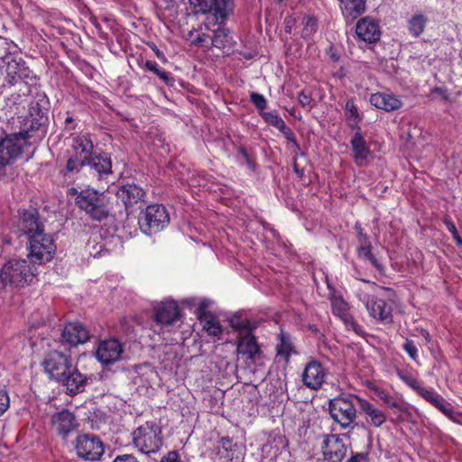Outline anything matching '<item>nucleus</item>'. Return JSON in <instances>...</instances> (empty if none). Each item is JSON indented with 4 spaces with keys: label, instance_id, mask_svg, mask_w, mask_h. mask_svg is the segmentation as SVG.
I'll return each instance as SVG.
<instances>
[{
    "label": "nucleus",
    "instance_id": "nucleus-1",
    "mask_svg": "<svg viewBox=\"0 0 462 462\" xmlns=\"http://www.w3.org/2000/svg\"><path fill=\"white\" fill-rule=\"evenodd\" d=\"M49 124L27 115L20 122L19 132L0 141V168L14 162L25 147L39 143L46 136Z\"/></svg>",
    "mask_w": 462,
    "mask_h": 462
},
{
    "label": "nucleus",
    "instance_id": "nucleus-2",
    "mask_svg": "<svg viewBox=\"0 0 462 462\" xmlns=\"http://www.w3.org/2000/svg\"><path fill=\"white\" fill-rule=\"evenodd\" d=\"M12 47L17 49V46L13 42V44H8V48L3 49L0 54V60L6 67L5 80L11 86L17 84L19 81L28 83L29 80L35 79V76L26 65L24 60L18 57V51H12Z\"/></svg>",
    "mask_w": 462,
    "mask_h": 462
},
{
    "label": "nucleus",
    "instance_id": "nucleus-3",
    "mask_svg": "<svg viewBox=\"0 0 462 462\" xmlns=\"http://www.w3.org/2000/svg\"><path fill=\"white\" fill-rule=\"evenodd\" d=\"M358 400L361 398L356 395H348L338 396L329 401V414L341 429L353 430L355 428Z\"/></svg>",
    "mask_w": 462,
    "mask_h": 462
},
{
    "label": "nucleus",
    "instance_id": "nucleus-4",
    "mask_svg": "<svg viewBox=\"0 0 462 462\" xmlns=\"http://www.w3.org/2000/svg\"><path fill=\"white\" fill-rule=\"evenodd\" d=\"M34 276V269L23 259H11L3 265L0 271V279L3 284L14 287L28 285Z\"/></svg>",
    "mask_w": 462,
    "mask_h": 462
},
{
    "label": "nucleus",
    "instance_id": "nucleus-5",
    "mask_svg": "<svg viewBox=\"0 0 462 462\" xmlns=\"http://www.w3.org/2000/svg\"><path fill=\"white\" fill-rule=\"evenodd\" d=\"M194 14H206L210 23L223 24L233 13L234 0H189Z\"/></svg>",
    "mask_w": 462,
    "mask_h": 462
},
{
    "label": "nucleus",
    "instance_id": "nucleus-6",
    "mask_svg": "<svg viewBox=\"0 0 462 462\" xmlns=\"http://www.w3.org/2000/svg\"><path fill=\"white\" fill-rule=\"evenodd\" d=\"M161 428L154 422H146L133 432L134 447L143 454L156 453L162 445Z\"/></svg>",
    "mask_w": 462,
    "mask_h": 462
},
{
    "label": "nucleus",
    "instance_id": "nucleus-7",
    "mask_svg": "<svg viewBox=\"0 0 462 462\" xmlns=\"http://www.w3.org/2000/svg\"><path fill=\"white\" fill-rule=\"evenodd\" d=\"M27 249L31 263L43 264L52 260L56 252V245L50 235L38 232L31 235L28 238Z\"/></svg>",
    "mask_w": 462,
    "mask_h": 462
},
{
    "label": "nucleus",
    "instance_id": "nucleus-8",
    "mask_svg": "<svg viewBox=\"0 0 462 462\" xmlns=\"http://www.w3.org/2000/svg\"><path fill=\"white\" fill-rule=\"evenodd\" d=\"M170 222V214L164 204H149L139 216L141 228L145 233H156L162 230Z\"/></svg>",
    "mask_w": 462,
    "mask_h": 462
},
{
    "label": "nucleus",
    "instance_id": "nucleus-9",
    "mask_svg": "<svg viewBox=\"0 0 462 462\" xmlns=\"http://www.w3.org/2000/svg\"><path fill=\"white\" fill-rule=\"evenodd\" d=\"M328 287L329 289L328 298L330 301L333 314L344 322L348 330H353L356 335L362 336L364 334V330L350 314L348 303L343 299L341 294L330 286L329 283H328Z\"/></svg>",
    "mask_w": 462,
    "mask_h": 462
},
{
    "label": "nucleus",
    "instance_id": "nucleus-10",
    "mask_svg": "<svg viewBox=\"0 0 462 462\" xmlns=\"http://www.w3.org/2000/svg\"><path fill=\"white\" fill-rule=\"evenodd\" d=\"M72 365L70 356L58 350L48 353L42 362L45 373L51 379L58 382L65 376Z\"/></svg>",
    "mask_w": 462,
    "mask_h": 462
},
{
    "label": "nucleus",
    "instance_id": "nucleus-11",
    "mask_svg": "<svg viewBox=\"0 0 462 462\" xmlns=\"http://www.w3.org/2000/svg\"><path fill=\"white\" fill-rule=\"evenodd\" d=\"M77 455L85 459L95 461L104 453L103 442L92 434H83L77 437L74 444Z\"/></svg>",
    "mask_w": 462,
    "mask_h": 462
},
{
    "label": "nucleus",
    "instance_id": "nucleus-12",
    "mask_svg": "<svg viewBox=\"0 0 462 462\" xmlns=\"http://www.w3.org/2000/svg\"><path fill=\"white\" fill-rule=\"evenodd\" d=\"M321 449L324 460L327 462H342L347 453V446L337 434L325 435Z\"/></svg>",
    "mask_w": 462,
    "mask_h": 462
},
{
    "label": "nucleus",
    "instance_id": "nucleus-13",
    "mask_svg": "<svg viewBox=\"0 0 462 462\" xmlns=\"http://www.w3.org/2000/svg\"><path fill=\"white\" fill-rule=\"evenodd\" d=\"M369 315L383 324L393 322L392 306L383 299L365 294L362 298Z\"/></svg>",
    "mask_w": 462,
    "mask_h": 462
},
{
    "label": "nucleus",
    "instance_id": "nucleus-14",
    "mask_svg": "<svg viewBox=\"0 0 462 462\" xmlns=\"http://www.w3.org/2000/svg\"><path fill=\"white\" fill-rule=\"evenodd\" d=\"M123 352V344L117 339L111 338L99 343L96 356L102 365H109L119 361Z\"/></svg>",
    "mask_w": 462,
    "mask_h": 462
},
{
    "label": "nucleus",
    "instance_id": "nucleus-15",
    "mask_svg": "<svg viewBox=\"0 0 462 462\" xmlns=\"http://www.w3.org/2000/svg\"><path fill=\"white\" fill-rule=\"evenodd\" d=\"M86 159V168L97 180L106 179L112 173V162L108 153H97L95 152L90 156H87Z\"/></svg>",
    "mask_w": 462,
    "mask_h": 462
},
{
    "label": "nucleus",
    "instance_id": "nucleus-16",
    "mask_svg": "<svg viewBox=\"0 0 462 462\" xmlns=\"http://www.w3.org/2000/svg\"><path fill=\"white\" fill-rule=\"evenodd\" d=\"M89 380H92V376L81 374L72 365L60 382L66 388L67 393L75 395L85 391Z\"/></svg>",
    "mask_w": 462,
    "mask_h": 462
},
{
    "label": "nucleus",
    "instance_id": "nucleus-17",
    "mask_svg": "<svg viewBox=\"0 0 462 462\" xmlns=\"http://www.w3.org/2000/svg\"><path fill=\"white\" fill-rule=\"evenodd\" d=\"M51 424L57 433L64 439L79 426L75 415L69 410L54 413L51 416Z\"/></svg>",
    "mask_w": 462,
    "mask_h": 462
},
{
    "label": "nucleus",
    "instance_id": "nucleus-18",
    "mask_svg": "<svg viewBox=\"0 0 462 462\" xmlns=\"http://www.w3.org/2000/svg\"><path fill=\"white\" fill-rule=\"evenodd\" d=\"M326 372L320 363L311 361L307 364L302 374V382L308 388L317 390L324 383Z\"/></svg>",
    "mask_w": 462,
    "mask_h": 462
},
{
    "label": "nucleus",
    "instance_id": "nucleus-19",
    "mask_svg": "<svg viewBox=\"0 0 462 462\" xmlns=\"http://www.w3.org/2000/svg\"><path fill=\"white\" fill-rule=\"evenodd\" d=\"M62 340L70 346L83 344L89 339L88 330L79 322L65 325L61 332Z\"/></svg>",
    "mask_w": 462,
    "mask_h": 462
},
{
    "label": "nucleus",
    "instance_id": "nucleus-20",
    "mask_svg": "<svg viewBox=\"0 0 462 462\" xmlns=\"http://www.w3.org/2000/svg\"><path fill=\"white\" fill-rule=\"evenodd\" d=\"M19 227L23 233L27 235L28 238H30L31 235L44 232L43 225L39 219V213L32 207L23 212Z\"/></svg>",
    "mask_w": 462,
    "mask_h": 462
},
{
    "label": "nucleus",
    "instance_id": "nucleus-21",
    "mask_svg": "<svg viewBox=\"0 0 462 462\" xmlns=\"http://www.w3.org/2000/svg\"><path fill=\"white\" fill-rule=\"evenodd\" d=\"M356 33L360 40L369 43L377 42L381 35L378 23L368 16L357 22Z\"/></svg>",
    "mask_w": 462,
    "mask_h": 462
},
{
    "label": "nucleus",
    "instance_id": "nucleus-22",
    "mask_svg": "<svg viewBox=\"0 0 462 462\" xmlns=\"http://www.w3.org/2000/svg\"><path fill=\"white\" fill-rule=\"evenodd\" d=\"M180 309L173 300L162 302L154 312V319L162 325H171L180 319Z\"/></svg>",
    "mask_w": 462,
    "mask_h": 462
},
{
    "label": "nucleus",
    "instance_id": "nucleus-23",
    "mask_svg": "<svg viewBox=\"0 0 462 462\" xmlns=\"http://www.w3.org/2000/svg\"><path fill=\"white\" fill-rule=\"evenodd\" d=\"M358 407L369 425L379 428L386 421V414L368 401L361 398L358 400Z\"/></svg>",
    "mask_w": 462,
    "mask_h": 462
},
{
    "label": "nucleus",
    "instance_id": "nucleus-24",
    "mask_svg": "<svg viewBox=\"0 0 462 462\" xmlns=\"http://www.w3.org/2000/svg\"><path fill=\"white\" fill-rule=\"evenodd\" d=\"M236 351L250 360H254L261 354L260 346L252 332L239 336Z\"/></svg>",
    "mask_w": 462,
    "mask_h": 462
},
{
    "label": "nucleus",
    "instance_id": "nucleus-25",
    "mask_svg": "<svg viewBox=\"0 0 462 462\" xmlns=\"http://www.w3.org/2000/svg\"><path fill=\"white\" fill-rule=\"evenodd\" d=\"M370 103L378 109L393 112L402 106V101L393 94L377 92L370 97Z\"/></svg>",
    "mask_w": 462,
    "mask_h": 462
},
{
    "label": "nucleus",
    "instance_id": "nucleus-26",
    "mask_svg": "<svg viewBox=\"0 0 462 462\" xmlns=\"http://www.w3.org/2000/svg\"><path fill=\"white\" fill-rule=\"evenodd\" d=\"M50 101L45 94L37 95L30 103L28 116L50 123Z\"/></svg>",
    "mask_w": 462,
    "mask_h": 462
},
{
    "label": "nucleus",
    "instance_id": "nucleus-27",
    "mask_svg": "<svg viewBox=\"0 0 462 462\" xmlns=\"http://www.w3.org/2000/svg\"><path fill=\"white\" fill-rule=\"evenodd\" d=\"M419 395L425 399L427 402L431 403L445 415L451 418L453 413L452 406L446 402V400L440 396L438 393L426 388L420 389Z\"/></svg>",
    "mask_w": 462,
    "mask_h": 462
},
{
    "label": "nucleus",
    "instance_id": "nucleus-28",
    "mask_svg": "<svg viewBox=\"0 0 462 462\" xmlns=\"http://www.w3.org/2000/svg\"><path fill=\"white\" fill-rule=\"evenodd\" d=\"M350 143L355 162L358 165H363L370 154V149L366 144L365 137L361 133H355Z\"/></svg>",
    "mask_w": 462,
    "mask_h": 462
},
{
    "label": "nucleus",
    "instance_id": "nucleus-29",
    "mask_svg": "<svg viewBox=\"0 0 462 462\" xmlns=\"http://www.w3.org/2000/svg\"><path fill=\"white\" fill-rule=\"evenodd\" d=\"M212 46L218 49H228L235 47L236 42L234 40L231 31L219 24L218 28L214 30L213 36L211 38Z\"/></svg>",
    "mask_w": 462,
    "mask_h": 462
},
{
    "label": "nucleus",
    "instance_id": "nucleus-30",
    "mask_svg": "<svg viewBox=\"0 0 462 462\" xmlns=\"http://www.w3.org/2000/svg\"><path fill=\"white\" fill-rule=\"evenodd\" d=\"M144 191L136 185L123 186L116 191V197L122 202H143Z\"/></svg>",
    "mask_w": 462,
    "mask_h": 462
},
{
    "label": "nucleus",
    "instance_id": "nucleus-31",
    "mask_svg": "<svg viewBox=\"0 0 462 462\" xmlns=\"http://www.w3.org/2000/svg\"><path fill=\"white\" fill-rule=\"evenodd\" d=\"M72 147L79 157H87L94 153V144L88 134H82L73 139Z\"/></svg>",
    "mask_w": 462,
    "mask_h": 462
},
{
    "label": "nucleus",
    "instance_id": "nucleus-32",
    "mask_svg": "<svg viewBox=\"0 0 462 462\" xmlns=\"http://www.w3.org/2000/svg\"><path fill=\"white\" fill-rule=\"evenodd\" d=\"M428 21L423 14H413L407 22L409 33L415 38L420 37L424 32Z\"/></svg>",
    "mask_w": 462,
    "mask_h": 462
},
{
    "label": "nucleus",
    "instance_id": "nucleus-33",
    "mask_svg": "<svg viewBox=\"0 0 462 462\" xmlns=\"http://www.w3.org/2000/svg\"><path fill=\"white\" fill-rule=\"evenodd\" d=\"M202 324L203 329L209 335L218 337L223 333L222 326L218 319L213 314H204L203 318L199 319Z\"/></svg>",
    "mask_w": 462,
    "mask_h": 462
},
{
    "label": "nucleus",
    "instance_id": "nucleus-34",
    "mask_svg": "<svg viewBox=\"0 0 462 462\" xmlns=\"http://www.w3.org/2000/svg\"><path fill=\"white\" fill-rule=\"evenodd\" d=\"M80 208L84 210L91 219L96 221H101L106 218L109 214L106 204H80Z\"/></svg>",
    "mask_w": 462,
    "mask_h": 462
},
{
    "label": "nucleus",
    "instance_id": "nucleus-35",
    "mask_svg": "<svg viewBox=\"0 0 462 462\" xmlns=\"http://www.w3.org/2000/svg\"><path fill=\"white\" fill-rule=\"evenodd\" d=\"M144 68L147 70L154 73L167 86H169V87L174 86V83H175L174 78L171 75L170 72L161 69L155 61L146 60L144 63Z\"/></svg>",
    "mask_w": 462,
    "mask_h": 462
},
{
    "label": "nucleus",
    "instance_id": "nucleus-36",
    "mask_svg": "<svg viewBox=\"0 0 462 462\" xmlns=\"http://www.w3.org/2000/svg\"><path fill=\"white\" fill-rule=\"evenodd\" d=\"M342 9L354 18L365 12V5L364 0H340Z\"/></svg>",
    "mask_w": 462,
    "mask_h": 462
},
{
    "label": "nucleus",
    "instance_id": "nucleus-37",
    "mask_svg": "<svg viewBox=\"0 0 462 462\" xmlns=\"http://www.w3.org/2000/svg\"><path fill=\"white\" fill-rule=\"evenodd\" d=\"M86 157H79L78 155L69 158L63 174L67 175L72 172H79L81 169L86 168Z\"/></svg>",
    "mask_w": 462,
    "mask_h": 462
},
{
    "label": "nucleus",
    "instance_id": "nucleus-38",
    "mask_svg": "<svg viewBox=\"0 0 462 462\" xmlns=\"http://www.w3.org/2000/svg\"><path fill=\"white\" fill-rule=\"evenodd\" d=\"M230 324L232 328L239 332L240 335L250 333L253 328L248 319H243L239 315H234L230 319Z\"/></svg>",
    "mask_w": 462,
    "mask_h": 462
},
{
    "label": "nucleus",
    "instance_id": "nucleus-39",
    "mask_svg": "<svg viewBox=\"0 0 462 462\" xmlns=\"http://www.w3.org/2000/svg\"><path fill=\"white\" fill-rule=\"evenodd\" d=\"M291 350L292 346L290 337L282 334L281 342L277 346V355L284 357V359L287 361L291 356Z\"/></svg>",
    "mask_w": 462,
    "mask_h": 462
},
{
    "label": "nucleus",
    "instance_id": "nucleus-40",
    "mask_svg": "<svg viewBox=\"0 0 462 462\" xmlns=\"http://www.w3.org/2000/svg\"><path fill=\"white\" fill-rule=\"evenodd\" d=\"M260 116L265 123L276 127L278 130L282 126L285 122L276 111L272 112H260Z\"/></svg>",
    "mask_w": 462,
    "mask_h": 462
},
{
    "label": "nucleus",
    "instance_id": "nucleus-41",
    "mask_svg": "<svg viewBox=\"0 0 462 462\" xmlns=\"http://www.w3.org/2000/svg\"><path fill=\"white\" fill-rule=\"evenodd\" d=\"M345 115L347 119L354 123H360L362 116L359 115L357 107L352 98L348 99L345 106Z\"/></svg>",
    "mask_w": 462,
    "mask_h": 462
},
{
    "label": "nucleus",
    "instance_id": "nucleus-42",
    "mask_svg": "<svg viewBox=\"0 0 462 462\" xmlns=\"http://www.w3.org/2000/svg\"><path fill=\"white\" fill-rule=\"evenodd\" d=\"M303 30H302V35L304 38H310L312 36L318 27V23L315 17L313 16H306L303 18Z\"/></svg>",
    "mask_w": 462,
    "mask_h": 462
},
{
    "label": "nucleus",
    "instance_id": "nucleus-43",
    "mask_svg": "<svg viewBox=\"0 0 462 462\" xmlns=\"http://www.w3.org/2000/svg\"><path fill=\"white\" fill-rule=\"evenodd\" d=\"M98 192L94 189H85L79 191L76 197V202H97L98 200Z\"/></svg>",
    "mask_w": 462,
    "mask_h": 462
},
{
    "label": "nucleus",
    "instance_id": "nucleus-44",
    "mask_svg": "<svg viewBox=\"0 0 462 462\" xmlns=\"http://www.w3.org/2000/svg\"><path fill=\"white\" fill-rule=\"evenodd\" d=\"M218 454L225 457L228 461L234 458L233 444L230 439L224 438L221 439V448L218 449Z\"/></svg>",
    "mask_w": 462,
    "mask_h": 462
},
{
    "label": "nucleus",
    "instance_id": "nucleus-45",
    "mask_svg": "<svg viewBox=\"0 0 462 462\" xmlns=\"http://www.w3.org/2000/svg\"><path fill=\"white\" fill-rule=\"evenodd\" d=\"M250 101L255 106L259 113L264 112V109L267 107V100L262 94L252 92L250 94Z\"/></svg>",
    "mask_w": 462,
    "mask_h": 462
},
{
    "label": "nucleus",
    "instance_id": "nucleus-46",
    "mask_svg": "<svg viewBox=\"0 0 462 462\" xmlns=\"http://www.w3.org/2000/svg\"><path fill=\"white\" fill-rule=\"evenodd\" d=\"M402 349L409 355V356L415 362L418 361V347L413 340L406 338L405 342L402 345Z\"/></svg>",
    "mask_w": 462,
    "mask_h": 462
},
{
    "label": "nucleus",
    "instance_id": "nucleus-47",
    "mask_svg": "<svg viewBox=\"0 0 462 462\" xmlns=\"http://www.w3.org/2000/svg\"><path fill=\"white\" fill-rule=\"evenodd\" d=\"M444 224L448 230L451 233L453 239L455 240L457 245L462 247V238L460 237L455 224L449 217L444 218Z\"/></svg>",
    "mask_w": 462,
    "mask_h": 462
},
{
    "label": "nucleus",
    "instance_id": "nucleus-48",
    "mask_svg": "<svg viewBox=\"0 0 462 462\" xmlns=\"http://www.w3.org/2000/svg\"><path fill=\"white\" fill-rule=\"evenodd\" d=\"M358 254L360 257H363L372 263L375 267H379V263L376 258L373 255L370 246L366 245H362L358 250Z\"/></svg>",
    "mask_w": 462,
    "mask_h": 462
},
{
    "label": "nucleus",
    "instance_id": "nucleus-49",
    "mask_svg": "<svg viewBox=\"0 0 462 462\" xmlns=\"http://www.w3.org/2000/svg\"><path fill=\"white\" fill-rule=\"evenodd\" d=\"M238 152L242 155V157L245 159V162L248 168L252 171H255L256 170V163L254 162V159L248 153L247 150L244 146H239L237 148Z\"/></svg>",
    "mask_w": 462,
    "mask_h": 462
},
{
    "label": "nucleus",
    "instance_id": "nucleus-50",
    "mask_svg": "<svg viewBox=\"0 0 462 462\" xmlns=\"http://www.w3.org/2000/svg\"><path fill=\"white\" fill-rule=\"evenodd\" d=\"M210 304V301L208 300H200L199 307L196 310V315L198 319L203 318L204 314H212L210 311H208V308Z\"/></svg>",
    "mask_w": 462,
    "mask_h": 462
},
{
    "label": "nucleus",
    "instance_id": "nucleus-51",
    "mask_svg": "<svg viewBox=\"0 0 462 462\" xmlns=\"http://www.w3.org/2000/svg\"><path fill=\"white\" fill-rule=\"evenodd\" d=\"M9 407V397L5 392L0 391V416Z\"/></svg>",
    "mask_w": 462,
    "mask_h": 462
},
{
    "label": "nucleus",
    "instance_id": "nucleus-52",
    "mask_svg": "<svg viewBox=\"0 0 462 462\" xmlns=\"http://www.w3.org/2000/svg\"><path fill=\"white\" fill-rule=\"evenodd\" d=\"M402 378L411 388L415 390L418 394L420 393V389L424 388V387L420 386L419 382L412 377L405 376V377H402Z\"/></svg>",
    "mask_w": 462,
    "mask_h": 462
},
{
    "label": "nucleus",
    "instance_id": "nucleus-53",
    "mask_svg": "<svg viewBox=\"0 0 462 462\" xmlns=\"http://www.w3.org/2000/svg\"><path fill=\"white\" fill-rule=\"evenodd\" d=\"M298 100L302 106H306L310 104L312 97L310 93H307L305 90H302L299 94Z\"/></svg>",
    "mask_w": 462,
    "mask_h": 462
},
{
    "label": "nucleus",
    "instance_id": "nucleus-54",
    "mask_svg": "<svg viewBox=\"0 0 462 462\" xmlns=\"http://www.w3.org/2000/svg\"><path fill=\"white\" fill-rule=\"evenodd\" d=\"M347 462H369L367 453H356L353 455Z\"/></svg>",
    "mask_w": 462,
    "mask_h": 462
},
{
    "label": "nucleus",
    "instance_id": "nucleus-55",
    "mask_svg": "<svg viewBox=\"0 0 462 462\" xmlns=\"http://www.w3.org/2000/svg\"><path fill=\"white\" fill-rule=\"evenodd\" d=\"M431 93L432 94H438V95L441 96V97L445 101H449V95L448 93V89L447 88H439V87H435L434 88H432Z\"/></svg>",
    "mask_w": 462,
    "mask_h": 462
},
{
    "label": "nucleus",
    "instance_id": "nucleus-56",
    "mask_svg": "<svg viewBox=\"0 0 462 462\" xmlns=\"http://www.w3.org/2000/svg\"><path fill=\"white\" fill-rule=\"evenodd\" d=\"M148 46H149V47L153 51V52H154L155 56H156L160 60L164 61V62L167 60L166 56L164 55V53H163L162 51H160V50L158 49V47L156 46V44H155V43H153V42H149V43H148Z\"/></svg>",
    "mask_w": 462,
    "mask_h": 462
},
{
    "label": "nucleus",
    "instance_id": "nucleus-57",
    "mask_svg": "<svg viewBox=\"0 0 462 462\" xmlns=\"http://www.w3.org/2000/svg\"><path fill=\"white\" fill-rule=\"evenodd\" d=\"M376 395L386 405L392 400V398L393 397L388 392H386L384 390H378V391H376Z\"/></svg>",
    "mask_w": 462,
    "mask_h": 462
},
{
    "label": "nucleus",
    "instance_id": "nucleus-58",
    "mask_svg": "<svg viewBox=\"0 0 462 462\" xmlns=\"http://www.w3.org/2000/svg\"><path fill=\"white\" fill-rule=\"evenodd\" d=\"M161 462H180L176 451H170L166 457L162 458Z\"/></svg>",
    "mask_w": 462,
    "mask_h": 462
},
{
    "label": "nucleus",
    "instance_id": "nucleus-59",
    "mask_svg": "<svg viewBox=\"0 0 462 462\" xmlns=\"http://www.w3.org/2000/svg\"><path fill=\"white\" fill-rule=\"evenodd\" d=\"M114 462H139V461L132 455H122V456L116 457L115 458Z\"/></svg>",
    "mask_w": 462,
    "mask_h": 462
},
{
    "label": "nucleus",
    "instance_id": "nucleus-60",
    "mask_svg": "<svg viewBox=\"0 0 462 462\" xmlns=\"http://www.w3.org/2000/svg\"><path fill=\"white\" fill-rule=\"evenodd\" d=\"M279 131L283 134L285 138L290 137L293 134V131L289 126H287L286 124H283Z\"/></svg>",
    "mask_w": 462,
    "mask_h": 462
},
{
    "label": "nucleus",
    "instance_id": "nucleus-61",
    "mask_svg": "<svg viewBox=\"0 0 462 462\" xmlns=\"http://www.w3.org/2000/svg\"><path fill=\"white\" fill-rule=\"evenodd\" d=\"M387 406L397 411H402V405L394 397L387 403Z\"/></svg>",
    "mask_w": 462,
    "mask_h": 462
},
{
    "label": "nucleus",
    "instance_id": "nucleus-62",
    "mask_svg": "<svg viewBox=\"0 0 462 462\" xmlns=\"http://www.w3.org/2000/svg\"><path fill=\"white\" fill-rule=\"evenodd\" d=\"M207 35L205 33L198 34L197 37L192 41L195 45H202L205 42Z\"/></svg>",
    "mask_w": 462,
    "mask_h": 462
},
{
    "label": "nucleus",
    "instance_id": "nucleus-63",
    "mask_svg": "<svg viewBox=\"0 0 462 462\" xmlns=\"http://www.w3.org/2000/svg\"><path fill=\"white\" fill-rule=\"evenodd\" d=\"M328 53L333 61L337 62L339 60L340 56L334 51L333 47H329Z\"/></svg>",
    "mask_w": 462,
    "mask_h": 462
},
{
    "label": "nucleus",
    "instance_id": "nucleus-64",
    "mask_svg": "<svg viewBox=\"0 0 462 462\" xmlns=\"http://www.w3.org/2000/svg\"><path fill=\"white\" fill-rule=\"evenodd\" d=\"M295 19L292 17H286L285 18V32H291V25L294 23Z\"/></svg>",
    "mask_w": 462,
    "mask_h": 462
}]
</instances>
